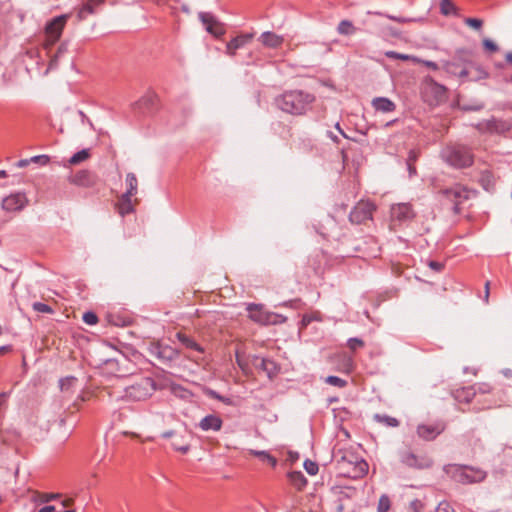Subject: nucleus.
Here are the masks:
<instances>
[{
  "instance_id": "473e14b6",
  "label": "nucleus",
  "mask_w": 512,
  "mask_h": 512,
  "mask_svg": "<svg viewBox=\"0 0 512 512\" xmlns=\"http://www.w3.org/2000/svg\"><path fill=\"white\" fill-rule=\"evenodd\" d=\"M374 419L379 422V423H382L388 427H397L399 426V420L394 418V417H391V416H388V415H380V414H376L374 416Z\"/></svg>"
},
{
  "instance_id": "4468645a",
  "label": "nucleus",
  "mask_w": 512,
  "mask_h": 512,
  "mask_svg": "<svg viewBox=\"0 0 512 512\" xmlns=\"http://www.w3.org/2000/svg\"><path fill=\"white\" fill-rule=\"evenodd\" d=\"M401 462L409 467L418 469H427L433 465V461L431 458L426 456L419 457L409 451L402 453Z\"/></svg>"
},
{
  "instance_id": "864d4df0",
  "label": "nucleus",
  "mask_w": 512,
  "mask_h": 512,
  "mask_svg": "<svg viewBox=\"0 0 512 512\" xmlns=\"http://www.w3.org/2000/svg\"><path fill=\"white\" fill-rule=\"evenodd\" d=\"M428 266L436 272H440L444 268V265L442 263L433 260L429 261Z\"/></svg>"
},
{
  "instance_id": "20e7f679",
  "label": "nucleus",
  "mask_w": 512,
  "mask_h": 512,
  "mask_svg": "<svg viewBox=\"0 0 512 512\" xmlns=\"http://www.w3.org/2000/svg\"><path fill=\"white\" fill-rule=\"evenodd\" d=\"M155 390V381L150 377H144L125 388L122 398L130 401H144L148 399Z\"/></svg>"
},
{
  "instance_id": "ea45409f",
  "label": "nucleus",
  "mask_w": 512,
  "mask_h": 512,
  "mask_svg": "<svg viewBox=\"0 0 512 512\" xmlns=\"http://www.w3.org/2000/svg\"><path fill=\"white\" fill-rule=\"evenodd\" d=\"M32 307H33L34 311L39 312V313H47V314L53 313L52 307L45 303H42V302H35V303H33Z\"/></svg>"
},
{
  "instance_id": "c03bdc74",
  "label": "nucleus",
  "mask_w": 512,
  "mask_h": 512,
  "mask_svg": "<svg viewBox=\"0 0 512 512\" xmlns=\"http://www.w3.org/2000/svg\"><path fill=\"white\" fill-rule=\"evenodd\" d=\"M82 319L88 325H95L98 322L97 315L91 311L85 312Z\"/></svg>"
},
{
  "instance_id": "4c0bfd02",
  "label": "nucleus",
  "mask_w": 512,
  "mask_h": 512,
  "mask_svg": "<svg viewBox=\"0 0 512 512\" xmlns=\"http://www.w3.org/2000/svg\"><path fill=\"white\" fill-rule=\"evenodd\" d=\"M390 505H391V502H390L389 497L387 495H382L378 502L377 511L378 512H388V510L390 509Z\"/></svg>"
},
{
  "instance_id": "a878e982",
  "label": "nucleus",
  "mask_w": 512,
  "mask_h": 512,
  "mask_svg": "<svg viewBox=\"0 0 512 512\" xmlns=\"http://www.w3.org/2000/svg\"><path fill=\"white\" fill-rule=\"evenodd\" d=\"M259 368L266 372L269 378L274 377L278 372V367L273 360L262 358L260 360Z\"/></svg>"
},
{
  "instance_id": "5fc2aeb1",
  "label": "nucleus",
  "mask_w": 512,
  "mask_h": 512,
  "mask_svg": "<svg viewBox=\"0 0 512 512\" xmlns=\"http://www.w3.org/2000/svg\"><path fill=\"white\" fill-rule=\"evenodd\" d=\"M419 63L423 64L424 66H426L427 68L432 69V70H437L438 69L437 63H435L433 61L420 59Z\"/></svg>"
},
{
  "instance_id": "bb28decb",
  "label": "nucleus",
  "mask_w": 512,
  "mask_h": 512,
  "mask_svg": "<svg viewBox=\"0 0 512 512\" xmlns=\"http://www.w3.org/2000/svg\"><path fill=\"white\" fill-rule=\"evenodd\" d=\"M126 186H127V190H126V194L128 195H131V196H135L138 192V180H137V177L134 173H128L126 175Z\"/></svg>"
},
{
  "instance_id": "b1692460",
  "label": "nucleus",
  "mask_w": 512,
  "mask_h": 512,
  "mask_svg": "<svg viewBox=\"0 0 512 512\" xmlns=\"http://www.w3.org/2000/svg\"><path fill=\"white\" fill-rule=\"evenodd\" d=\"M453 395L455 400L459 402L469 403L476 395V390L474 386L463 387L461 389H457Z\"/></svg>"
},
{
  "instance_id": "c756f323",
  "label": "nucleus",
  "mask_w": 512,
  "mask_h": 512,
  "mask_svg": "<svg viewBox=\"0 0 512 512\" xmlns=\"http://www.w3.org/2000/svg\"><path fill=\"white\" fill-rule=\"evenodd\" d=\"M337 32L341 35H352L356 32V28L349 20H342L337 26Z\"/></svg>"
},
{
  "instance_id": "cd10ccee",
  "label": "nucleus",
  "mask_w": 512,
  "mask_h": 512,
  "mask_svg": "<svg viewBox=\"0 0 512 512\" xmlns=\"http://www.w3.org/2000/svg\"><path fill=\"white\" fill-rule=\"evenodd\" d=\"M440 12L444 16L458 15V8L451 0H441Z\"/></svg>"
},
{
  "instance_id": "e433bc0d",
  "label": "nucleus",
  "mask_w": 512,
  "mask_h": 512,
  "mask_svg": "<svg viewBox=\"0 0 512 512\" xmlns=\"http://www.w3.org/2000/svg\"><path fill=\"white\" fill-rule=\"evenodd\" d=\"M353 368H354V362H353L352 357L344 355L340 370L345 373H350V372H352Z\"/></svg>"
},
{
  "instance_id": "f704fd0d",
  "label": "nucleus",
  "mask_w": 512,
  "mask_h": 512,
  "mask_svg": "<svg viewBox=\"0 0 512 512\" xmlns=\"http://www.w3.org/2000/svg\"><path fill=\"white\" fill-rule=\"evenodd\" d=\"M59 496L60 495L57 493H37L34 497V501L39 503H48L57 499Z\"/></svg>"
},
{
  "instance_id": "0e129e2a",
  "label": "nucleus",
  "mask_w": 512,
  "mask_h": 512,
  "mask_svg": "<svg viewBox=\"0 0 512 512\" xmlns=\"http://www.w3.org/2000/svg\"><path fill=\"white\" fill-rule=\"evenodd\" d=\"M337 512H343L344 511V505L341 500L338 501V504L336 506Z\"/></svg>"
},
{
  "instance_id": "a18cd8bd",
  "label": "nucleus",
  "mask_w": 512,
  "mask_h": 512,
  "mask_svg": "<svg viewBox=\"0 0 512 512\" xmlns=\"http://www.w3.org/2000/svg\"><path fill=\"white\" fill-rule=\"evenodd\" d=\"M304 468L310 475H316L318 472V465L316 462H313L311 460H306L304 462Z\"/></svg>"
},
{
  "instance_id": "412c9836",
  "label": "nucleus",
  "mask_w": 512,
  "mask_h": 512,
  "mask_svg": "<svg viewBox=\"0 0 512 512\" xmlns=\"http://www.w3.org/2000/svg\"><path fill=\"white\" fill-rule=\"evenodd\" d=\"M259 41L268 48L276 49L280 47L284 42V37L275 34L274 32L266 31L263 32L260 37Z\"/></svg>"
},
{
  "instance_id": "7ed1b4c3",
  "label": "nucleus",
  "mask_w": 512,
  "mask_h": 512,
  "mask_svg": "<svg viewBox=\"0 0 512 512\" xmlns=\"http://www.w3.org/2000/svg\"><path fill=\"white\" fill-rule=\"evenodd\" d=\"M444 472L455 482L460 484H473L482 482L487 473L479 468L465 465L448 464Z\"/></svg>"
},
{
  "instance_id": "0eeeda50",
  "label": "nucleus",
  "mask_w": 512,
  "mask_h": 512,
  "mask_svg": "<svg viewBox=\"0 0 512 512\" xmlns=\"http://www.w3.org/2000/svg\"><path fill=\"white\" fill-rule=\"evenodd\" d=\"M375 211L376 206L373 202L361 200L351 210L349 220L352 224H365L367 221H372Z\"/></svg>"
},
{
  "instance_id": "39448f33",
  "label": "nucleus",
  "mask_w": 512,
  "mask_h": 512,
  "mask_svg": "<svg viewBox=\"0 0 512 512\" xmlns=\"http://www.w3.org/2000/svg\"><path fill=\"white\" fill-rule=\"evenodd\" d=\"M67 19L68 15H60L47 23L45 27V40L43 47L48 53L54 44L60 39Z\"/></svg>"
},
{
  "instance_id": "423d86ee",
  "label": "nucleus",
  "mask_w": 512,
  "mask_h": 512,
  "mask_svg": "<svg viewBox=\"0 0 512 512\" xmlns=\"http://www.w3.org/2000/svg\"><path fill=\"white\" fill-rule=\"evenodd\" d=\"M473 67L474 64L468 59V53L464 51H458L453 60L445 63L446 71L459 78H468Z\"/></svg>"
},
{
  "instance_id": "aec40b11",
  "label": "nucleus",
  "mask_w": 512,
  "mask_h": 512,
  "mask_svg": "<svg viewBox=\"0 0 512 512\" xmlns=\"http://www.w3.org/2000/svg\"><path fill=\"white\" fill-rule=\"evenodd\" d=\"M222 425V419L215 414H209L199 422V427L203 431H219L222 428Z\"/></svg>"
},
{
  "instance_id": "8fccbe9b",
  "label": "nucleus",
  "mask_w": 512,
  "mask_h": 512,
  "mask_svg": "<svg viewBox=\"0 0 512 512\" xmlns=\"http://www.w3.org/2000/svg\"><path fill=\"white\" fill-rule=\"evenodd\" d=\"M63 51H64L63 47H62V46H60V47L58 48L57 53H56L54 56H52V57H51L50 62H49L48 69H54V68H56V67H57L58 57H59V55H60V54H62V53H63Z\"/></svg>"
},
{
  "instance_id": "c85d7f7f",
  "label": "nucleus",
  "mask_w": 512,
  "mask_h": 512,
  "mask_svg": "<svg viewBox=\"0 0 512 512\" xmlns=\"http://www.w3.org/2000/svg\"><path fill=\"white\" fill-rule=\"evenodd\" d=\"M385 56L390 59H397L402 61H412V62H420V59L408 54H402L395 51H386Z\"/></svg>"
},
{
  "instance_id": "2eb2a0df",
  "label": "nucleus",
  "mask_w": 512,
  "mask_h": 512,
  "mask_svg": "<svg viewBox=\"0 0 512 512\" xmlns=\"http://www.w3.org/2000/svg\"><path fill=\"white\" fill-rule=\"evenodd\" d=\"M391 217L399 222H409L415 217V212L410 203H399L392 206Z\"/></svg>"
},
{
  "instance_id": "3c124183",
  "label": "nucleus",
  "mask_w": 512,
  "mask_h": 512,
  "mask_svg": "<svg viewBox=\"0 0 512 512\" xmlns=\"http://www.w3.org/2000/svg\"><path fill=\"white\" fill-rule=\"evenodd\" d=\"M483 46L489 52H497L499 49L498 46L488 38L483 40Z\"/></svg>"
},
{
  "instance_id": "f3484780",
  "label": "nucleus",
  "mask_w": 512,
  "mask_h": 512,
  "mask_svg": "<svg viewBox=\"0 0 512 512\" xmlns=\"http://www.w3.org/2000/svg\"><path fill=\"white\" fill-rule=\"evenodd\" d=\"M132 197L131 195H128L126 193H123L117 203H116V209L118 211V213L121 215V216H125L127 214H130L132 212H134L135 210V205L138 204V199H134L132 200Z\"/></svg>"
},
{
  "instance_id": "9b49d317",
  "label": "nucleus",
  "mask_w": 512,
  "mask_h": 512,
  "mask_svg": "<svg viewBox=\"0 0 512 512\" xmlns=\"http://www.w3.org/2000/svg\"><path fill=\"white\" fill-rule=\"evenodd\" d=\"M28 204L25 193L17 192L10 194L2 200V208L8 212L22 210Z\"/></svg>"
},
{
  "instance_id": "4be33fe9",
  "label": "nucleus",
  "mask_w": 512,
  "mask_h": 512,
  "mask_svg": "<svg viewBox=\"0 0 512 512\" xmlns=\"http://www.w3.org/2000/svg\"><path fill=\"white\" fill-rule=\"evenodd\" d=\"M372 106L376 111L383 113L393 112L396 109L395 103L386 97H377L373 99Z\"/></svg>"
},
{
  "instance_id": "338daca9",
  "label": "nucleus",
  "mask_w": 512,
  "mask_h": 512,
  "mask_svg": "<svg viewBox=\"0 0 512 512\" xmlns=\"http://www.w3.org/2000/svg\"><path fill=\"white\" fill-rule=\"evenodd\" d=\"M72 503H73V499L69 498V499H65V500H63L62 505H63L64 507H68V506H70Z\"/></svg>"
},
{
  "instance_id": "2f4dec72",
  "label": "nucleus",
  "mask_w": 512,
  "mask_h": 512,
  "mask_svg": "<svg viewBox=\"0 0 512 512\" xmlns=\"http://www.w3.org/2000/svg\"><path fill=\"white\" fill-rule=\"evenodd\" d=\"M250 454L267 461L272 467L277 465V459L266 451L250 450Z\"/></svg>"
},
{
  "instance_id": "7c9ffc66",
  "label": "nucleus",
  "mask_w": 512,
  "mask_h": 512,
  "mask_svg": "<svg viewBox=\"0 0 512 512\" xmlns=\"http://www.w3.org/2000/svg\"><path fill=\"white\" fill-rule=\"evenodd\" d=\"M103 370L107 374L119 376L120 369H119L118 361L115 359L105 360Z\"/></svg>"
},
{
  "instance_id": "f8f14e48",
  "label": "nucleus",
  "mask_w": 512,
  "mask_h": 512,
  "mask_svg": "<svg viewBox=\"0 0 512 512\" xmlns=\"http://www.w3.org/2000/svg\"><path fill=\"white\" fill-rule=\"evenodd\" d=\"M199 19L206 30L215 37H220L225 33L224 25L212 13L201 12L199 13Z\"/></svg>"
},
{
  "instance_id": "1a4fd4ad",
  "label": "nucleus",
  "mask_w": 512,
  "mask_h": 512,
  "mask_svg": "<svg viewBox=\"0 0 512 512\" xmlns=\"http://www.w3.org/2000/svg\"><path fill=\"white\" fill-rule=\"evenodd\" d=\"M68 180L71 184L84 188L95 187L99 182L98 176L89 170H79L69 176Z\"/></svg>"
},
{
  "instance_id": "6e6d98bb",
  "label": "nucleus",
  "mask_w": 512,
  "mask_h": 512,
  "mask_svg": "<svg viewBox=\"0 0 512 512\" xmlns=\"http://www.w3.org/2000/svg\"><path fill=\"white\" fill-rule=\"evenodd\" d=\"M236 362L238 364V366L243 370L245 371L246 367H247V364L241 359L240 355L238 352H236Z\"/></svg>"
},
{
  "instance_id": "6e6552de",
  "label": "nucleus",
  "mask_w": 512,
  "mask_h": 512,
  "mask_svg": "<svg viewBox=\"0 0 512 512\" xmlns=\"http://www.w3.org/2000/svg\"><path fill=\"white\" fill-rule=\"evenodd\" d=\"M440 193L454 204L453 210L458 214L460 213V205L470 198L472 191L460 184H456L450 188L441 190Z\"/></svg>"
},
{
  "instance_id": "49530a36",
  "label": "nucleus",
  "mask_w": 512,
  "mask_h": 512,
  "mask_svg": "<svg viewBox=\"0 0 512 512\" xmlns=\"http://www.w3.org/2000/svg\"><path fill=\"white\" fill-rule=\"evenodd\" d=\"M436 512H456V511L449 502L442 501L437 505Z\"/></svg>"
},
{
  "instance_id": "393cba45",
  "label": "nucleus",
  "mask_w": 512,
  "mask_h": 512,
  "mask_svg": "<svg viewBox=\"0 0 512 512\" xmlns=\"http://www.w3.org/2000/svg\"><path fill=\"white\" fill-rule=\"evenodd\" d=\"M288 480L298 491H302L307 485V479L301 471L289 472Z\"/></svg>"
},
{
  "instance_id": "79ce46f5",
  "label": "nucleus",
  "mask_w": 512,
  "mask_h": 512,
  "mask_svg": "<svg viewBox=\"0 0 512 512\" xmlns=\"http://www.w3.org/2000/svg\"><path fill=\"white\" fill-rule=\"evenodd\" d=\"M368 14H374V15H379V16H384L383 13L381 12H371L369 11ZM385 17H387L388 19L390 20H393V21H396L398 23H407V22H411V21H414L413 19L411 18H405V17H396V16H393V15H385Z\"/></svg>"
},
{
  "instance_id": "de8ad7c7",
  "label": "nucleus",
  "mask_w": 512,
  "mask_h": 512,
  "mask_svg": "<svg viewBox=\"0 0 512 512\" xmlns=\"http://www.w3.org/2000/svg\"><path fill=\"white\" fill-rule=\"evenodd\" d=\"M172 446L176 451H179L182 454H186L190 449V445L188 443L182 444L180 441L173 442Z\"/></svg>"
},
{
  "instance_id": "f257e3e1",
  "label": "nucleus",
  "mask_w": 512,
  "mask_h": 512,
  "mask_svg": "<svg viewBox=\"0 0 512 512\" xmlns=\"http://www.w3.org/2000/svg\"><path fill=\"white\" fill-rule=\"evenodd\" d=\"M315 100L314 96L302 90L286 91L276 99L282 111L292 115H303Z\"/></svg>"
},
{
  "instance_id": "5701e85b",
  "label": "nucleus",
  "mask_w": 512,
  "mask_h": 512,
  "mask_svg": "<svg viewBox=\"0 0 512 512\" xmlns=\"http://www.w3.org/2000/svg\"><path fill=\"white\" fill-rule=\"evenodd\" d=\"M176 338L178 339V341L187 349H191V350H194V351H197L199 353H203L204 352V348L199 345L192 337H190L189 335L183 333V332H178L176 334Z\"/></svg>"
},
{
  "instance_id": "37998d69",
  "label": "nucleus",
  "mask_w": 512,
  "mask_h": 512,
  "mask_svg": "<svg viewBox=\"0 0 512 512\" xmlns=\"http://www.w3.org/2000/svg\"><path fill=\"white\" fill-rule=\"evenodd\" d=\"M464 22L466 25H468L469 27H471L475 30L481 29L482 25H483V21L478 18H465Z\"/></svg>"
},
{
  "instance_id": "a211bd4d",
  "label": "nucleus",
  "mask_w": 512,
  "mask_h": 512,
  "mask_svg": "<svg viewBox=\"0 0 512 512\" xmlns=\"http://www.w3.org/2000/svg\"><path fill=\"white\" fill-rule=\"evenodd\" d=\"M342 464L352 465V470L349 471L350 477L352 478H361L368 472V464L363 459H356L354 462L347 459L346 456L342 458Z\"/></svg>"
},
{
  "instance_id": "a19ab883",
  "label": "nucleus",
  "mask_w": 512,
  "mask_h": 512,
  "mask_svg": "<svg viewBox=\"0 0 512 512\" xmlns=\"http://www.w3.org/2000/svg\"><path fill=\"white\" fill-rule=\"evenodd\" d=\"M347 346L350 350L356 351L359 348L364 347V341L360 338H350L347 341Z\"/></svg>"
},
{
  "instance_id": "09e8293b",
  "label": "nucleus",
  "mask_w": 512,
  "mask_h": 512,
  "mask_svg": "<svg viewBox=\"0 0 512 512\" xmlns=\"http://www.w3.org/2000/svg\"><path fill=\"white\" fill-rule=\"evenodd\" d=\"M178 355V353L173 350L172 348H163L160 352H159V356L160 357H167L169 359H173L175 358L176 356Z\"/></svg>"
},
{
  "instance_id": "c9c22d12",
  "label": "nucleus",
  "mask_w": 512,
  "mask_h": 512,
  "mask_svg": "<svg viewBox=\"0 0 512 512\" xmlns=\"http://www.w3.org/2000/svg\"><path fill=\"white\" fill-rule=\"evenodd\" d=\"M325 382L327 384H330L332 386H336V387H339V388H343L347 385V381L338 377V376H328L326 377L325 379Z\"/></svg>"
},
{
  "instance_id": "774afa93",
  "label": "nucleus",
  "mask_w": 512,
  "mask_h": 512,
  "mask_svg": "<svg viewBox=\"0 0 512 512\" xmlns=\"http://www.w3.org/2000/svg\"><path fill=\"white\" fill-rule=\"evenodd\" d=\"M506 60H507L508 62L512 63V52H508V53L506 54Z\"/></svg>"
},
{
  "instance_id": "dca6fc26",
  "label": "nucleus",
  "mask_w": 512,
  "mask_h": 512,
  "mask_svg": "<svg viewBox=\"0 0 512 512\" xmlns=\"http://www.w3.org/2000/svg\"><path fill=\"white\" fill-rule=\"evenodd\" d=\"M82 4L78 8L77 18L82 21L88 17V15L95 14L100 6L105 3V0H81Z\"/></svg>"
},
{
  "instance_id": "052dcab7",
  "label": "nucleus",
  "mask_w": 512,
  "mask_h": 512,
  "mask_svg": "<svg viewBox=\"0 0 512 512\" xmlns=\"http://www.w3.org/2000/svg\"><path fill=\"white\" fill-rule=\"evenodd\" d=\"M175 434L176 433L173 430H169V431H166V432L162 433V437L163 438H170V437H172Z\"/></svg>"
},
{
  "instance_id": "69168bd1",
  "label": "nucleus",
  "mask_w": 512,
  "mask_h": 512,
  "mask_svg": "<svg viewBox=\"0 0 512 512\" xmlns=\"http://www.w3.org/2000/svg\"><path fill=\"white\" fill-rule=\"evenodd\" d=\"M335 128L340 132V134H341L344 138H348V136L346 135V133L341 129V127H340V124H339V123H336Z\"/></svg>"
},
{
  "instance_id": "bf43d9fd",
  "label": "nucleus",
  "mask_w": 512,
  "mask_h": 512,
  "mask_svg": "<svg viewBox=\"0 0 512 512\" xmlns=\"http://www.w3.org/2000/svg\"><path fill=\"white\" fill-rule=\"evenodd\" d=\"M437 93H439L441 96H444L446 89L442 85H436Z\"/></svg>"
},
{
  "instance_id": "680f3d73",
  "label": "nucleus",
  "mask_w": 512,
  "mask_h": 512,
  "mask_svg": "<svg viewBox=\"0 0 512 512\" xmlns=\"http://www.w3.org/2000/svg\"><path fill=\"white\" fill-rule=\"evenodd\" d=\"M328 137L335 143L339 142V138L333 132H328Z\"/></svg>"
},
{
  "instance_id": "9d476101",
  "label": "nucleus",
  "mask_w": 512,
  "mask_h": 512,
  "mask_svg": "<svg viewBox=\"0 0 512 512\" xmlns=\"http://www.w3.org/2000/svg\"><path fill=\"white\" fill-rule=\"evenodd\" d=\"M247 311H248V317L251 320H253L254 322H257V323H260L263 325L276 323L277 315L274 313L264 311V309L261 305L249 304L247 306Z\"/></svg>"
},
{
  "instance_id": "4d7b16f0",
  "label": "nucleus",
  "mask_w": 512,
  "mask_h": 512,
  "mask_svg": "<svg viewBox=\"0 0 512 512\" xmlns=\"http://www.w3.org/2000/svg\"><path fill=\"white\" fill-rule=\"evenodd\" d=\"M489 289H490V282H489V281H487V282L485 283V293H484V301H485L486 303H488V299H489Z\"/></svg>"
},
{
  "instance_id": "f03ea898",
  "label": "nucleus",
  "mask_w": 512,
  "mask_h": 512,
  "mask_svg": "<svg viewBox=\"0 0 512 512\" xmlns=\"http://www.w3.org/2000/svg\"><path fill=\"white\" fill-rule=\"evenodd\" d=\"M441 158L454 168L470 167L474 162V156L465 145L449 144L441 150Z\"/></svg>"
},
{
  "instance_id": "6ab92c4d",
  "label": "nucleus",
  "mask_w": 512,
  "mask_h": 512,
  "mask_svg": "<svg viewBox=\"0 0 512 512\" xmlns=\"http://www.w3.org/2000/svg\"><path fill=\"white\" fill-rule=\"evenodd\" d=\"M253 38L252 33L241 34L231 39L226 45V52L230 56H234L236 51L248 44Z\"/></svg>"
},
{
  "instance_id": "ddd939ff",
  "label": "nucleus",
  "mask_w": 512,
  "mask_h": 512,
  "mask_svg": "<svg viewBox=\"0 0 512 512\" xmlns=\"http://www.w3.org/2000/svg\"><path fill=\"white\" fill-rule=\"evenodd\" d=\"M444 422H435L433 424H421L417 427V434L420 438L431 441L434 440L445 430Z\"/></svg>"
},
{
  "instance_id": "13d9d810",
  "label": "nucleus",
  "mask_w": 512,
  "mask_h": 512,
  "mask_svg": "<svg viewBox=\"0 0 512 512\" xmlns=\"http://www.w3.org/2000/svg\"><path fill=\"white\" fill-rule=\"evenodd\" d=\"M38 512H55V507L52 505L44 506Z\"/></svg>"
},
{
  "instance_id": "e2e57ef3",
  "label": "nucleus",
  "mask_w": 512,
  "mask_h": 512,
  "mask_svg": "<svg viewBox=\"0 0 512 512\" xmlns=\"http://www.w3.org/2000/svg\"><path fill=\"white\" fill-rule=\"evenodd\" d=\"M211 395H212L213 398H216V399H218V400H220L222 402L227 403L226 399H224V397L218 395L216 392H211Z\"/></svg>"
},
{
  "instance_id": "603ef678",
  "label": "nucleus",
  "mask_w": 512,
  "mask_h": 512,
  "mask_svg": "<svg viewBox=\"0 0 512 512\" xmlns=\"http://www.w3.org/2000/svg\"><path fill=\"white\" fill-rule=\"evenodd\" d=\"M30 161L46 165L49 162V157L47 155L34 156L30 159Z\"/></svg>"
},
{
  "instance_id": "58836bf2",
  "label": "nucleus",
  "mask_w": 512,
  "mask_h": 512,
  "mask_svg": "<svg viewBox=\"0 0 512 512\" xmlns=\"http://www.w3.org/2000/svg\"><path fill=\"white\" fill-rule=\"evenodd\" d=\"M77 382V378L70 376L60 380V388L63 392L68 391Z\"/></svg>"
},
{
  "instance_id": "72a5a7b5",
  "label": "nucleus",
  "mask_w": 512,
  "mask_h": 512,
  "mask_svg": "<svg viewBox=\"0 0 512 512\" xmlns=\"http://www.w3.org/2000/svg\"><path fill=\"white\" fill-rule=\"evenodd\" d=\"M90 154H89V150L88 149H83L81 151H78L77 153H75L70 159H69V163L71 165H76V164H79L85 160H87L89 158Z\"/></svg>"
}]
</instances>
